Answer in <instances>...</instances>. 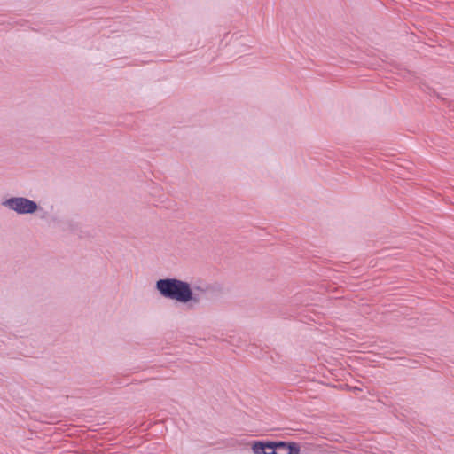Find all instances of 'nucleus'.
Masks as SVG:
<instances>
[{"instance_id":"f257e3e1","label":"nucleus","mask_w":454,"mask_h":454,"mask_svg":"<svg viewBox=\"0 0 454 454\" xmlns=\"http://www.w3.org/2000/svg\"><path fill=\"white\" fill-rule=\"evenodd\" d=\"M155 287L161 296L179 303L194 308L200 302V298L194 294L191 284L177 278H162L156 282Z\"/></svg>"},{"instance_id":"f03ea898","label":"nucleus","mask_w":454,"mask_h":454,"mask_svg":"<svg viewBox=\"0 0 454 454\" xmlns=\"http://www.w3.org/2000/svg\"><path fill=\"white\" fill-rule=\"evenodd\" d=\"M2 206L18 215H32L40 209L35 201L26 197H11L3 200Z\"/></svg>"},{"instance_id":"7ed1b4c3","label":"nucleus","mask_w":454,"mask_h":454,"mask_svg":"<svg viewBox=\"0 0 454 454\" xmlns=\"http://www.w3.org/2000/svg\"><path fill=\"white\" fill-rule=\"evenodd\" d=\"M282 443L285 445V447L276 448L277 454H300L301 450L298 443L286 442H282Z\"/></svg>"}]
</instances>
